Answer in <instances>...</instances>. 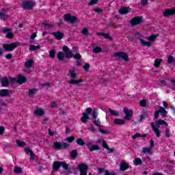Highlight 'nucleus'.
<instances>
[{
  "label": "nucleus",
  "mask_w": 175,
  "mask_h": 175,
  "mask_svg": "<svg viewBox=\"0 0 175 175\" xmlns=\"http://www.w3.org/2000/svg\"><path fill=\"white\" fill-rule=\"evenodd\" d=\"M74 140H75V138L73 136L66 137L65 139V141L68 142V143H72V142H74Z\"/></svg>",
  "instance_id": "3c124183"
},
{
  "label": "nucleus",
  "mask_w": 175,
  "mask_h": 175,
  "mask_svg": "<svg viewBox=\"0 0 175 175\" xmlns=\"http://www.w3.org/2000/svg\"><path fill=\"white\" fill-rule=\"evenodd\" d=\"M151 127L156 136L157 137H161V133H162V131L159 129V126H158V124L155 125L154 122H152L151 123Z\"/></svg>",
  "instance_id": "39448f33"
},
{
  "label": "nucleus",
  "mask_w": 175,
  "mask_h": 175,
  "mask_svg": "<svg viewBox=\"0 0 175 175\" xmlns=\"http://www.w3.org/2000/svg\"><path fill=\"white\" fill-rule=\"evenodd\" d=\"M8 80L10 81V83H11V84H15V83H17V78L9 77Z\"/></svg>",
  "instance_id": "49530a36"
},
{
  "label": "nucleus",
  "mask_w": 175,
  "mask_h": 175,
  "mask_svg": "<svg viewBox=\"0 0 175 175\" xmlns=\"http://www.w3.org/2000/svg\"><path fill=\"white\" fill-rule=\"evenodd\" d=\"M146 105H147V101L146 100H142L139 102V105L142 106V107H146Z\"/></svg>",
  "instance_id": "6e6d98bb"
},
{
  "label": "nucleus",
  "mask_w": 175,
  "mask_h": 175,
  "mask_svg": "<svg viewBox=\"0 0 175 175\" xmlns=\"http://www.w3.org/2000/svg\"><path fill=\"white\" fill-rule=\"evenodd\" d=\"M88 130L90 131V132H94V133L96 131V130L95 129V127H94V125H90V126L88 128Z\"/></svg>",
  "instance_id": "bf43d9fd"
},
{
  "label": "nucleus",
  "mask_w": 175,
  "mask_h": 175,
  "mask_svg": "<svg viewBox=\"0 0 175 175\" xmlns=\"http://www.w3.org/2000/svg\"><path fill=\"white\" fill-rule=\"evenodd\" d=\"M159 113L161 114L162 117H167V111L163 107H159Z\"/></svg>",
  "instance_id": "5701e85b"
},
{
  "label": "nucleus",
  "mask_w": 175,
  "mask_h": 175,
  "mask_svg": "<svg viewBox=\"0 0 175 175\" xmlns=\"http://www.w3.org/2000/svg\"><path fill=\"white\" fill-rule=\"evenodd\" d=\"M64 20L65 21L71 23V24H75V23L77 21V18H76V16H72L70 14H67L64 15Z\"/></svg>",
  "instance_id": "6e6552de"
},
{
  "label": "nucleus",
  "mask_w": 175,
  "mask_h": 175,
  "mask_svg": "<svg viewBox=\"0 0 175 175\" xmlns=\"http://www.w3.org/2000/svg\"><path fill=\"white\" fill-rule=\"evenodd\" d=\"M84 81L83 79H80L79 81L75 80L72 79L69 81V84H75L76 85H80V83H83Z\"/></svg>",
  "instance_id": "393cba45"
},
{
  "label": "nucleus",
  "mask_w": 175,
  "mask_h": 175,
  "mask_svg": "<svg viewBox=\"0 0 175 175\" xmlns=\"http://www.w3.org/2000/svg\"><path fill=\"white\" fill-rule=\"evenodd\" d=\"M81 32L83 35H85V36H88V35H90V32H88V28L83 29Z\"/></svg>",
  "instance_id": "09e8293b"
},
{
  "label": "nucleus",
  "mask_w": 175,
  "mask_h": 175,
  "mask_svg": "<svg viewBox=\"0 0 175 175\" xmlns=\"http://www.w3.org/2000/svg\"><path fill=\"white\" fill-rule=\"evenodd\" d=\"M40 45H33V44H31L29 46V51H36V50H40Z\"/></svg>",
  "instance_id": "7c9ffc66"
},
{
  "label": "nucleus",
  "mask_w": 175,
  "mask_h": 175,
  "mask_svg": "<svg viewBox=\"0 0 175 175\" xmlns=\"http://www.w3.org/2000/svg\"><path fill=\"white\" fill-rule=\"evenodd\" d=\"M174 61V57L173 56L170 55L167 57L168 64H173Z\"/></svg>",
  "instance_id": "603ef678"
},
{
  "label": "nucleus",
  "mask_w": 175,
  "mask_h": 175,
  "mask_svg": "<svg viewBox=\"0 0 175 175\" xmlns=\"http://www.w3.org/2000/svg\"><path fill=\"white\" fill-rule=\"evenodd\" d=\"M142 17L140 16H135L132 20H131V25L132 27H135V25H138V24H140L142 23Z\"/></svg>",
  "instance_id": "ddd939ff"
},
{
  "label": "nucleus",
  "mask_w": 175,
  "mask_h": 175,
  "mask_svg": "<svg viewBox=\"0 0 175 175\" xmlns=\"http://www.w3.org/2000/svg\"><path fill=\"white\" fill-rule=\"evenodd\" d=\"M34 114L38 117H42V116H44V114H46V111L42 108H36L34 109Z\"/></svg>",
  "instance_id": "4468645a"
},
{
  "label": "nucleus",
  "mask_w": 175,
  "mask_h": 175,
  "mask_svg": "<svg viewBox=\"0 0 175 175\" xmlns=\"http://www.w3.org/2000/svg\"><path fill=\"white\" fill-rule=\"evenodd\" d=\"M114 57L118 58L119 59H124V61H128L129 59V57L128 56V53L124 52H117L115 53Z\"/></svg>",
  "instance_id": "20e7f679"
},
{
  "label": "nucleus",
  "mask_w": 175,
  "mask_h": 175,
  "mask_svg": "<svg viewBox=\"0 0 175 175\" xmlns=\"http://www.w3.org/2000/svg\"><path fill=\"white\" fill-rule=\"evenodd\" d=\"M88 120H90V116L87 113H83L82 117L81 118V122H83V124H85Z\"/></svg>",
  "instance_id": "b1692460"
},
{
  "label": "nucleus",
  "mask_w": 175,
  "mask_h": 175,
  "mask_svg": "<svg viewBox=\"0 0 175 175\" xmlns=\"http://www.w3.org/2000/svg\"><path fill=\"white\" fill-rule=\"evenodd\" d=\"M73 58H75V59H81V55H80V53H77V54H73L72 55Z\"/></svg>",
  "instance_id": "5fc2aeb1"
},
{
  "label": "nucleus",
  "mask_w": 175,
  "mask_h": 175,
  "mask_svg": "<svg viewBox=\"0 0 175 175\" xmlns=\"http://www.w3.org/2000/svg\"><path fill=\"white\" fill-rule=\"evenodd\" d=\"M69 73L71 79H76V72L75 70H70Z\"/></svg>",
  "instance_id": "37998d69"
},
{
  "label": "nucleus",
  "mask_w": 175,
  "mask_h": 175,
  "mask_svg": "<svg viewBox=\"0 0 175 175\" xmlns=\"http://www.w3.org/2000/svg\"><path fill=\"white\" fill-rule=\"evenodd\" d=\"M68 147H69V144L66 142H64L62 144V148H68Z\"/></svg>",
  "instance_id": "338daca9"
},
{
  "label": "nucleus",
  "mask_w": 175,
  "mask_h": 175,
  "mask_svg": "<svg viewBox=\"0 0 175 175\" xmlns=\"http://www.w3.org/2000/svg\"><path fill=\"white\" fill-rule=\"evenodd\" d=\"M139 42L142 46H146L147 47H150L151 46V42H147L143 39H139Z\"/></svg>",
  "instance_id": "c85d7f7f"
},
{
  "label": "nucleus",
  "mask_w": 175,
  "mask_h": 175,
  "mask_svg": "<svg viewBox=\"0 0 175 175\" xmlns=\"http://www.w3.org/2000/svg\"><path fill=\"white\" fill-rule=\"evenodd\" d=\"M33 64V60L32 59H28L25 63V68H31Z\"/></svg>",
  "instance_id": "2f4dec72"
},
{
  "label": "nucleus",
  "mask_w": 175,
  "mask_h": 175,
  "mask_svg": "<svg viewBox=\"0 0 175 175\" xmlns=\"http://www.w3.org/2000/svg\"><path fill=\"white\" fill-rule=\"evenodd\" d=\"M53 148H55V150H62V144L59 142H55L53 144Z\"/></svg>",
  "instance_id": "a878e982"
},
{
  "label": "nucleus",
  "mask_w": 175,
  "mask_h": 175,
  "mask_svg": "<svg viewBox=\"0 0 175 175\" xmlns=\"http://www.w3.org/2000/svg\"><path fill=\"white\" fill-rule=\"evenodd\" d=\"M42 26L45 28V29H50V28H54V25L50 23H43Z\"/></svg>",
  "instance_id": "e433bc0d"
},
{
  "label": "nucleus",
  "mask_w": 175,
  "mask_h": 175,
  "mask_svg": "<svg viewBox=\"0 0 175 175\" xmlns=\"http://www.w3.org/2000/svg\"><path fill=\"white\" fill-rule=\"evenodd\" d=\"M2 31L3 33H7L6 38H8V39H12V38H13V33H12V29L6 27H3Z\"/></svg>",
  "instance_id": "9b49d317"
},
{
  "label": "nucleus",
  "mask_w": 175,
  "mask_h": 175,
  "mask_svg": "<svg viewBox=\"0 0 175 175\" xmlns=\"http://www.w3.org/2000/svg\"><path fill=\"white\" fill-rule=\"evenodd\" d=\"M109 111L111 116H115V117H118V116H120V112L118 111L113 110L109 108Z\"/></svg>",
  "instance_id": "473e14b6"
},
{
  "label": "nucleus",
  "mask_w": 175,
  "mask_h": 175,
  "mask_svg": "<svg viewBox=\"0 0 175 175\" xmlns=\"http://www.w3.org/2000/svg\"><path fill=\"white\" fill-rule=\"evenodd\" d=\"M103 147L106 148V150H109V145H107V143H106V141L105 140L103 141Z\"/></svg>",
  "instance_id": "0e129e2a"
},
{
  "label": "nucleus",
  "mask_w": 175,
  "mask_h": 175,
  "mask_svg": "<svg viewBox=\"0 0 175 175\" xmlns=\"http://www.w3.org/2000/svg\"><path fill=\"white\" fill-rule=\"evenodd\" d=\"M131 12V8L128 7H122L119 10V13L120 14H128Z\"/></svg>",
  "instance_id": "6ab92c4d"
},
{
  "label": "nucleus",
  "mask_w": 175,
  "mask_h": 175,
  "mask_svg": "<svg viewBox=\"0 0 175 175\" xmlns=\"http://www.w3.org/2000/svg\"><path fill=\"white\" fill-rule=\"evenodd\" d=\"M25 151L27 154H33V152H32V150H31V148H25Z\"/></svg>",
  "instance_id": "69168bd1"
},
{
  "label": "nucleus",
  "mask_w": 175,
  "mask_h": 175,
  "mask_svg": "<svg viewBox=\"0 0 175 175\" xmlns=\"http://www.w3.org/2000/svg\"><path fill=\"white\" fill-rule=\"evenodd\" d=\"M142 137V134L137 133L134 135H133V139L135 140V139H137V137Z\"/></svg>",
  "instance_id": "052dcab7"
},
{
  "label": "nucleus",
  "mask_w": 175,
  "mask_h": 175,
  "mask_svg": "<svg viewBox=\"0 0 175 175\" xmlns=\"http://www.w3.org/2000/svg\"><path fill=\"white\" fill-rule=\"evenodd\" d=\"M77 155H79V153H77V150H73L70 154V157L72 159H76L77 158Z\"/></svg>",
  "instance_id": "cd10ccee"
},
{
  "label": "nucleus",
  "mask_w": 175,
  "mask_h": 175,
  "mask_svg": "<svg viewBox=\"0 0 175 175\" xmlns=\"http://www.w3.org/2000/svg\"><path fill=\"white\" fill-rule=\"evenodd\" d=\"M100 51H102V48L100 46H95L93 49V53L95 54H98V53H100Z\"/></svg>",
  "instance_id": "58836bf2"
},
{
  "label": "nucleus",
  "mask_w": 175,
  "mask_h": 175,
  "mask_svg": "<svg viewBox=\"0 0 175 175\" xmlns=\"http://www.w3.org/2000/svg\"><path fill=\"white\" fill-rule=\"evenodd\" d=\"M9 94H10V91L8 89L0 90V98H6L9 96Z\"/></svg>",
  "instance_id": "f3484780"
},
{
  "label": "nucleus",
  "mask_w": 175,
  "mask_h": 175,
  "mask_svg": "<svg viewBox=\"0 0 175 175\" xmlns=\"http://www.w3.org/2000/svg\"><path fill=\"white\" fill-rule=\"evenodd\" d=\"M77 144H78L79 146H84V144H85V142H84V140H83V139L78 138L77 139Z\"/></svg>",
  "instance_id": "a19ab883"
},
{
  "label": "nucleus",
  "mask_w": 175,
  "mask_h": 175,
  "mask_svg": "<svg viewBox=\"0 0 175 175\" xmlns=\"http://www.w3.org/2000/svg\"><path fill=\"white\" fill-rule=\"evenodd\" d=\"M57 59H59V61H64V53H62V51H59L57 55Z\"/></svg>",
  "instance_id": "f704fd0d"
},
{
  "label": "nucleus",
  "mask_w": 175,
  "mask_h": 175,
  "mask_svg": "<svg viewBox=\"0 0 175 175\" xmlns=\"http://www.w3.org/2000/svg\"><path fill=\"white\" fill-rule=\"evenodd\" d=\"M85 111L86 113H83L87 114L88 116L89 114H91L92 113V108L88 107L86 109Z\"/></svg>",
  "instance_id": "4d7b16f0"
},
{
  "label": "nucleus",
  "mask_w": 175,
  "mask_h": 175,
  "mask_svg": "<svg viewBox=\"0 0 175 175\" xmlns=\"http://www.w3.org/2000/svg\"><path fill=\"white\" fill-rule=\"evenodd\" d=\"M129 168V164L125 161H122L120 165V170L122 172H125L127 169Z\"/></svg>",
  "instance_id": "a211bd4d"
},
{
  "label": "nucleus",
  "mask_w": 175,
  "mask_h": 175,
  "mask_svg": "<svg viewBox=\"0 0 175 175\" xmlns=\"http://www.w3.org/2000/svg\"><path fill=\"white\" fill-rule=\"evenodd\" d=\"M157 126H159V125H166L167 126V123L165 122V120H162V119H159L157 121Z\"/></svg>",
  "instance_id": "ea45409f"
},
{
  "label": "nucleus",
  "mask_w": 175,
  "mask_h": 175,
  "mask_svg": "<svg viewBox=\"0 0 175 175\" xmlns=\"http://www.w3.org/2000/svg\"><path fill=\"white\" fill-rule=\"evenodd\" d=\"M16 144L18 146V147H24V146H25V142H24L23 141L16 139Z\"/></svg>",
  "instance_id": "de8ad7c7"
},
{
  "label": "nucleus",
  "mask_w": 175,
  "mask_h": 175,
  "mask_svg": "<svg viewBox=\"0 0 175 175\" xmlns=\"http://www.w3.org/2000/svg\"><path fill=\"white\" fill-rule=\"evenodd\" d=\"M98 109H94L92 112V116L94 120H96V118H98Z\"/></svg>",
  "instance_id": "c9c22d12"
},
{
  "label": "nucleus",
  "mask_w": 175,
  "mask_h": 175,
  "mask_svg": "<svg viewBox=\"0 0 175 175\" xmlns=\"http://www.w3.org/2000/svg\"><path fill=\"white\" fill-rule=\"evenodd\" d=\"M20 46V42H12L11 44H3V48L4 51H13L16 47Z\"/></svg>",
  "instance_id": "f03ea898"
},
{
  "label": "nucleus",
  "mask_w": 175,
  "mask_h": 175,
  "mask_svg": "<svg viewBox=\"0 0 175 175\" xmlns=\"http://www.w3.org/2000/svg\"><path fill=\"white\" fill-rule=\"evenodd\" d=\"M36 92V89H30L28 92V95H33Z\"/></svg>",
  "instance_id": "e2e57ef3"
},
{
  "label": "nucleus",
  "mask_w": 175,
  "mask_h": 175,
  "mask_svg": "<svg viewBox=\"0 0 175 175\" xmlns=\"http://www.w3.org/2000/svg\"><path fill=\"white\" fill-rule=\"evenodd\" d=\"M162 62V59H156L154 61V67L155 68H159V66L161 65V62Z\"/></svg>",
  "instance_id": "79ce46f5"
},
{
  "label": "nucleus",
  "mask_w": 175,
  "mask_h": 175,
  "mask_svg": "<svg viewBox=\"0 0 175 175\" xmlns=\"http://www.w3.org/2000/svg\"><path fill=\"white\" fill-rule=\"evenodd\" d=\"M36 5V3L33 1H25L22 3V8L24 9H27L28 10H31L33 8V6Z\"/></svg>",
  "instance_id": "423d86ee"
},
{
  "label": "nucleus",
  "mask_w": 175,
  "mask_h": 175,
  "mask_svg": "<svg viewBox=\"0 0 175 175\" xmlns=\"http://www.w3.org/2000/svg\"><path fill=\"white\" fill-rule=\"evenodd\" d=\"M9 18V14H8V11L6 10H2L0 11V20H6Z\"/></svg>",
  "instance_id": "2eb2a0df"
},
{
  "label": "nucleus",
  "mask_w": 175,
  "mask_h": 175,
  "mask_svg": "<svg viewBox=\"0 0 175 175\" xmlns=\"http://www.w3.org/2000/svg\"><path fill=\"white\" fill-rule=\"evenodd\" d=\"M14 173H16L17 174H20L23 173V169H21V167H15L14 169Z\"/></svg>",
  "instance_id": "4c0bfd02"
},
{
  "label": "nucleus",
  "mask_w": 175,
  "mask_h": 175,
  "mask_svg": "<svg viewBox=\"0 0 175 175\" xmlns=\"http://www.w3.org/2000/svg\"><path fill=\"white\" fill-rule=\"evenodd\" d=\"M124 113L126 114L124 117V120H131L133 116V111L132 109H128V108H124L123 109Z\"/></svg>",
  "instance_id": "1a4fd4ad"
},
{
  "label": "nucleus",
  "mask_w": 175,
  "mask_h": 175,
  "mask_svg": "<svg viewBox=\"0 0 175 175\" xmlns=\"http://www.w3.org/2000/svg\"><path fill=\"white\" fill-rule=\"evenodd\" d=\"M165 136L167 137H170L172 136V134H170V130L169 129L165 130Z\"/></svg>",
  "instance_id": "680f3d73"
},
{
  "label": "nucleus",
  "mask_w": 175,
  "mask_h": 175,
  "mask_svg": "<svg viewBox=\"0 0 175 175\" xmlns=\"http://www.w3.org/2000/svg\"><path fill=\"white\" fill-rule=\"evenodd\" d=\"M142 154H149V155H152V148L144 147L142 148Z\"/></svg>",
  "instance_id": "4be33fe9"
},
{
  "label": "nucleus",
  "mask_w": 175,
  "mask_h": 175,
  "mask_svg": "<svg viewBox=\"0 0 175 175\" xmlns=\"http://www.w3.org/2000/svg\"><path fill=\"white\" fill-rule=\"evenodd\" d=\"M63 51L66 53V58H73V52L70 51L68 46H63Z\"/></svg>",
  "instance_id": "9d476101"
},
{
  "label": "nucleus",
  "mask_w": 175,
  "mask_h": 175,
  "mask_svg": "<svg viewBox=\"0 0 175 175\" xmlns=\"http://www.w3.org/2000/svg\"><path fill=\"white\" fill-rule=\"evenodd\" d=\"M92 143V141H90L86 144V146L90 150V151H91V152H92V151L100 150L99 146L96 144L93 145Z\"/></svg>",
  "instance_id": "0eeeda50"
},
{
  "label": "nucleus",
  "mask_w": 175,
  "mask_h": 175,
  "mask_svg": "<svg viewBox=\"0 0 175 175\" xmlns=\"http://www.w3.org/2000/svg\"><path fill=\"white\" fill-rule=\"evenodd\" d=\"M133 163L135 166H139V165H142L143 163V161H142V159L140 158H135L133 160Z\"/></svg>",
  "instance_id": "c756f323"
},
{
  "label": "nucleus",
  "mask_w": 175,
  "mask_h": 175,
  "mask_svg": "<svg viewBox=\"0 0 175 175\" xmlns=\"http://www.w3.org/2000/svg\"><path fill=\"white\" fill-rule=\"evenodd\" d=\"M114 124H116V125H125V120L116 118L114 120Z\"/></svg>",
  "instance_id": "bb28decb"
},
{
  "label": "nucleus",
  "mask_w": 175,
  "mask_h": 175,
  "mask_svg": "<svg viewBox=\"0 0 175 175\" xmlns=\"http://www.w3.org/2000/svg\"><path fill=\"white\" fill-rule=\"evenodd\" d=\"M25 81H27V78L23 75H18L16 78V83L18 84H24Z\"/></svg>",
  "instance_id": "aec40b11"
},
{
  "label": "nucleus",
  "mask_w": 175,
  "mask_h": 175,
  "mask_svg": "<svg viewBox=\"0 0 175 175\" xmlns=\"http://www.w3.org/2000/svg\"><path fill=\"white\" fill-rule=\"evenodd\" d=\"M51 35H53L55 38V39H57V40H61V39L64 38V33L59 31L56 32H53L51 33Z\"/></svg>",
  "instance_id": "dca6fc26"
},
{
  "label": "nucleus",
  "mask_w": 175,
  "mask_h": 175,
  "mask_svg": "<svg viewBox=\"0 0 175 175\" xmlns=\"http://www.w3.org/2000/svg\"><path fill=\"white\" fill-rule=\"evenodd\" d=\"M36 33L37 32H34L33 33L31 36H30V41L29 43H33V40L35 39V38H36Z\"/></svg>",
  "instance_id": "a18cd8bd"
},
{
  "label": "nucleus",
  "mask_w": 175,
  "mask_h": 175,
  "mask_svg": "<svg viewBox=\"0 0 175 175\" xmlns=\"http://www.w3.org/2000/svg\"><path fill=\"white\" fill-rule=\"evenodd\" d=\"M61 166H62L66 173H68V174L72 173V171L70 170V166L69 165V164L64 161H55L53 163L52 173H55V172H58V169H59Z\"/></svg>",
  "instance_id": "f257e3e1"
},
{
  "label": "nucleus",
  "mask_w": 175,
  "mask_h": 175,
  "mask_svg": "<svg viewBox=\"0 0 175 175\" xmlns=\"http://www.w3.org/2000/svg\"><path fill=\"white\" fill-rule=\"evenodd\" d=\"M1 81L2 87H9V79H8V77L1 78Z\"/></svg>",
  "instance_id": "412c9836"
},
{
  "label": "nucleus",
  "mask_w": 175,
  "mask_h": 175,
  "mask_svg": "<svg viewBox=\"0 0 175 175\" xmlns=\"http://www.w3.org/2000/svg\"><path fill=\"white\" fill-rule=\"evenodd\" d=\"M99 132H100V133L105 134V135H109V133H110V131H107V130H103L102 129H98Z\"/></svg>",
  "instance_id": "864d4df0"
},
{
  "label": "nucleus",
  "mask_w": 175,
  "mask_h": 175,
  "mask_svg": "<svg viewBox=\"0 0 175 175\" xmlns=\"http://www.w3.org/2000/svg\"><path fill=\"white\" fill-rule=\"evenodd\" d=\"M49 57L52 59L55 58V50L52 49L49 51Z\"/></svg>",
  "instance_id": "c03bdc74"
},
{
  "label": "nucleus",
  "mask_w": 175,
  "mask_h": 175,
  "mask_svg": "<svg viewBox=\"0 0 175 175\" xmlns=\"http://www.w3.org/2000/svg\"><path fill=\"white\" fill-rule=\"evenodd\" d=\"M159 85H164V86L166 85V81L165 80L159 81Z\"/></svg>",
  "instance_id": "774afa93"
},
{
  "label": "nucleus",
  "mask_w": 175,
  "mask_h": 175,
  "mask_svg": "<svg viewBox=\"0 0 175 175\" xmlns=\"http://www.w3.org/2000/svg\"><path fill=\"white\" fill-rule=\"evenodd\" d=\"M94 125H96V126H98V128H100L102 126V125L100 124V120H99V118L96 120L94 122Z\"/></svg>",
  "instance_id": "8fccbe9b"
},
{
  "label": "nucleus",
  "mask_w": 175,
  "mask_h": 175,
  "mask_svg": "<svg viewBox=\"0 0 175 175\" xmlns=\"http://www.w3.org/2000/svg\"><path fill=\"white\" fill-rule=\"evenodd\" d=\"M98 3V0H91L90 2H89V6H92L94 5H96Z\"/></svg>",
  "instance_id": "13d9d810"
},
{
  "label": "nucleus",
  "mask_w": 175,
  "mask_h": 175,
  "mask_svg": "<svg viewBox=\"0 0 175 175\" xmlns=\"http://www.w3.org/2000/svg\"><path fill=\"white\" fill-rule=\"evenodd\" d=\"M158 36H159V34H152L150 36L147 37V40H150V42H154V40H155V39H157V38H158Z\"/></svg>",
  "instance_id": "72a5a7b5"
},
{
  "label": "nucleus",
  "mask_w": 175,
  "mask_h": 175,
  "mask_svg": "<svg viewBox=\"0 0 175 175\" xmlns=\"http://www.w3.org/2000/svg\"><path fill=\"white\" fill-rule=\"evenodd\" d=\"M78 169L79 170V175H87V172L88 171V165L87 164L81 163L78 165ZM88 175H92L90 173Z\"/></svg>",
  "instance_id": "7ed1b4c3"
},
{
  "label": "nucleus",
  "mask_w": 175,
  "mask_h": 175,
  "mask_svg": "<svg viewBox=\"0 0 175 175\" xmlns=\"http://www.w3.org/2000/svg\"><path fill=\"white\" fill-rule=\"evenodd\" d=\"M175 14V9H166L163 12V16L164 17H169L170 16H173V14Z\"/></svg>",
  "instance_id": "f8f14e48"
}]
</instances>
